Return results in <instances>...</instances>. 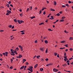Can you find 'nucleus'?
I'll use <instances>...</instances> for the list:
<instances>
[{
    "mask_svg": "<svg viewBox=\"0 0 73 73\" xmlns=\"http://www.w3.org/2000/svg\"><path fill=\"white\" fill-rule=\"evenodd\" d=\"M29 68H28L27 70L30 71L31 72H33V67L32 66L29 67Z\"/></svg>",
    "mask_w": 73,
    "mask_h": 73,
    "instance_id": "nucleus-1",
    "label": "nucleus"
},
{
    "mask_svg": "<svg viewBox=\"0 0 73 73\" xmlns=\"http://www.w3.org/2000/svg\"><path fill=\"white\" fill-rule=\"evenodd\" d=\"M8 53L7 52H6L5 53H3V54L4 56H8Z\"/></svg>",
    "mask_w": 73,
    "mask_h": 73,
    "instance_id": "nucleus-2",
    "label": "nucleus"
},
{
    "mask_svg": "<svg viewBox=\"0 0 73 73\" xmlns=\"http://www.w3.org/2000/svg\"><path fill=\"white\" fill-rule=\"evenodd\" d=\"M19 47L20 48L21 51H23V48L21 45H19Z\"/></svg>",
    "mask_w": 73,
    "mask_h": 73,
    "instance_id": "nucleus-3",
    "label": "nucleus"
},
{
    "mask_svg": "<svg viewBox=\"0 0 73 73\" xmlns=\"http://www.w3.org/2000/svg\"><path fill=\"white\" fill-rule=\"evenodd\" d=\"M53 71L54 72H58V70L56 68H54L53 69Z\"/></svg>",
    "mask_w": 73,
    "mask_h": 73,
    "instance_id": "nucleus-4",
    "label": "nucleus"
},
{
    "mask_svg": "<svg viewBox=\"0 0 73 73\" xmlns=\"http://www.w3.org/2000/svg\"><path fill=\"white\" fill-rule=\"evenodd\" d=\"M49 19L50 20H54V17L53 16H50V18Z\"/></svg>",
    "mask_w": 73,
    "mask_h": 73,
    "instance_id": "nucleus-5",
    "label": "nucleus"
},
{
    "mask_svg": "<svg viewBox=\"0 0 73 73\" xmlns=\"http://www.w3.org/2000/svg\"><path fill=\"white\" fill-rule=\"evenodd\" d=\"M53 65L52 63L46 65V66H49V65Z\"/></svg>",
    "mask_w": 73,
    "mask_h": 73,
    "instance_id": "nucleus-6",
    "label": "nucleus"
},
{
    "mask_svg": "<svg viewBox=\"0 0 73 73\" xmlns=\"http://www.w3.org/2000/svg\"><path fill=\"white\" fill-rule=\"evenodd\" d=\"M40 50H41V51H42V52H43V51L44 50V48H40Z\"/></svg>",
    "mask_w": 73,
    "mask_h": 73,
    "instance_id": "nucleus-7",
    "label": "nucleus"
},
{
    "mask_svg": "<svg viewBox=\"0 0 73 73\" xmlns=\"http://www.w3.org/2000/svg\"><path fill=\"white\" fill-rule=\"evenodd\" d=\"M24 66H23L22 67H21L20 68V70H22V69H24Z\"/></svg>",
    "mask_w": 73,
    "mask_h": 73,
    "instance_id": "nucleus-8",
    "label": "nucleus"
},
{
    "mask_svg": "<svg viewBox=\"0 0 73 73\" xmlns=\"http://www.w3.org/2000/svg\"><path fill=\"white\" fill-rule=\"evenodd\" d=\"M23 57V56H22V55L20 54H19V58H21V57Z\"/></svg>",
    "mask_w": 73,
    "mask_h": 73,
    "instance_id": "nucleus-9",
    "label": "nucleus"
},
{
    "mask_svg": "<svg viewBox=\"0 0 73 73\" xmlns=\"http://www.w3.org/2000/svg\"><path fill=\"white\" fill-rule=\"evenodd\" d=\"M27 61V60H26V59H24L23 60V64H24V62H25V61Z\"/></svg>",
    "mask_w": 73,
    "mask_h": 73,
    "instance_id": "nucleus-10",
    "label": "nucleus"
},
{
    "mask_svg": "<svg viewBox=\"0 0 73 73\" xmlns=\"http://www.w3.org/2000/svg\"><path fill=\"white\" fill-rule=\"evenodd\" d=\"M50 11H55V10L52 9V8L50 9Z\"/></svg>",
    "mask_w": 73,
    "mask_h": 73,
    "instance_id": "nucleus-11",
    "label": "nucleus"
},
{
    "mask_svg": "<svg viewBox=\"0 0 73 73\" xmlns=\"http://www.w3.org/2000/svg\"><path fill=\"white\" fill-rule=\"evenodd\" d=\"M15 50H16V51H18L19 50V48L18 47H16L15 48Z\"/></svg>",
    "mask_w": 73,
    "mask_h": 73,
    "instance_id": "nucleus-12",
    "label": "nucleus"
},
{
    "mask_svg": "<svg viewBox=\"0 0 73 73\" xmlns=\"http://www.w3.org/2000/svg\"><path fill=\"white\" fill-rule=\"evenodd\" d=\"M73 38L72 37H70L69 39L70 40H73Z\"/></svg>",
    "mask_w": 73,
    "mask_h": 73,
    "instance_id": "nucleus-13",
    "label": "nucleus"
},
{
    "mask_svg": "<svg viewBox=\"0 0 73 73\" xmlns=\"http://www.w3.org/2000/svg\"><path fill=\"white\" fill-rule=\"evenodd\" d=\"M37 66H38V64H36L34 66L35 68H37Z\"/></svg>",
    "mask_w": 73,
    "mask_h": 73,
    "instance_id": "nucleus-14",
    "label": "nucleus"
},
{
    "mask_svg": "<svg viewBox=\"0 0 73 73\" xmlns=\"http://www.w3.org/2000/svg\"><path fill=\"white\" fill-rule=\"evenodd\" d=\"M43 24H44V22L42 23H41L39 24V25H42Z\"/></svg>",
    "mask_w": 73,
    "mask_h": 73,
    "instance_id": "nucleus-15",
    "label": "nucleus"
},
{
    "mask_svg": "<svg viewBox=\"0 0 73 73\" xmlns=\"http://www.w3.org/2000/svg\"><path fill=\"white\" fill-rule=\"evenodd\" d=\"M17 21L18 23H19V24H21V21H20L19 20H18Z\"/></svg>",
    "mask_w": 73,
    "mask_h": 73,
    "instance_id": "nucleus-16",
    "label": "nucleus"
},
{
    "mask_svg": "<svg viewBox=\"0 0 73 73\" xmlns=\"http://www.w3.org/2000/svg\"><path fill=\"white\" fill-rule=\"evenodd\" d=\"M7 13H9V14H10V13L11 12V11H9V10H7Z\"/></svg>",
    "mask_w": 73,
    "mask_h": 73,
    "instance_id": "nucleus-17",
    "label": "nucleus"
},
{
    "mask_svg": "<svg viewBox=\"0 0 73 73\" xmlns=\"http://www.w3.org/2000/svg\"><path fill=\"white\" fill-rule=\"evenodd\" d=\"M39 57H40V55H39L36 56V58H38V59H39L40 58Z\"/></svg>",
    "mask_w": 73,
    "mask_h": 73,
    "instance_id": "nucleus-18",
    "label": "nucleus"
},
{
    "mask_svg": "<svg viewBox=\"0 0 73 73\" xmlns=\"http://www.w3.org/2000/svg\"><path fill=\"white\" fill-rule=\"evenodd\" d=\"M58 20H57L55 22H53V23L54 24H56V23L57 22H58Z\"/></svg>",
    "mask_w": 73,
    "mask_h": 73,
    "instance_id": "nucleus-19",
    "label": "nucleus"
},
{
    "mask_svg": "<svg viewBox=\"0 0 73 73\" xmlns=\"http://www.w3.org/2000/svg\"><path fill=\"white\" fill-rule=\"evenodd\" d=\"M56 16H60V14L58 13L57 14H56Z\"/></svg>",
    "mask_w": 73,
    "mask_h": 73,
    "instance_id": "nucleus-20",
    "label": "nucleus"
},
{
    "mask_svg": "<svg viewBox=\"0 0 73 73\" xmlns=\"http://www.w3.org/2000/svg\"><path fill=\"white\" fill-rule=\"evenodd\" d=\"M54 5H56L57 4V3H56V2L55 1H54Z\"/></svg>",
    "mask_w": 73,
    "mask_h": 73,
    "instance_id": "nucleus-21",
    "label": "nucleus"
},
{
    "mask_svg": "<svg viewBox=\"0 0 73 73\" xmlns=\"http://www.w3.org/2000/svg\"><path fill=\"white\" fill-rule=\"evenodd\" d=\"M45 42L46 44H48V40H45Z\"/></svg>",
    "mask_w": 73,
    "mask_h": 73,
    "instance_id": "nucleus-22",
    "label": "nucleus"
},
{
    "mask_svg": "<svg viewBox=\"0 0 73 73\" xmlns=\"http://www.w3.org/2000/svg\"><path fill=\"white\" fill-rule=\"evenodd\" d=\"M64 19H62V20H60V22H64Z\"/></svg>",
    "mask_w": 73,
    "mask_h": 73,
    "instance_id": "nucleus-23",
    "label": "nucleus"
},
{
    "mask_svg": "<svg viewBox=\"0 0 73 73\" xmlns=\"http://www.w3.org/2000/svg\"><path fill=\"white\" fill-rule=\"evenodd\" d=\"M65 40H63V41L60 42L61 43H64L65 42Z\"/></svg>",
    "mask_w": 73,
    "mask_h": 73,
    "instance_id": "nucleus-24",
    "label": "nucleus"
},
{
    "mask_svg": "<svg viewBox=\"0 0 73 73\" xmlns=\"http://www.w3.org/2000/svg\"><path fill=\"white\" fill-rule=\"evenodd\" d=\"M43 70H44V69H43V68H40V70L41 72H42Z\"/></svg>",
    "mask_w": 73,
    "mask_h": 73,
    "instance_id": "nucleus-25",
    "label": "nucleus"
},
{
    "mask_svg": "<svg viewBox=\"0 0 73 73\" xmlns=\"http://www.w3.org/2000/svg\"><path fill=\"white\" fill-rule=\"evenodd\" d=\"M34 18H35V16H33L31 17V19H34Z\"/></svg>",
    "mask_w": 73,
    "mask_h": 73,
    "instance_id": "nucleus-26",
    "label": "nucleus"
},
{
    "mask_svg": "<svg viewBox=\"0 0 73 73\" xmlns=\"http://www.w3.org/2000/svg\"><path fill=\"white\" fill-rule=\"evenodd\" d=\"M10 54L11 55H12V56H15V54L14 53H12V54L10 53Z\"/></svg>",
    "mask_w": 73,
    "mask_h": 73,
    "instance_id": "nucleus-27",
    "label": "nucleus"
},
{
    "mask_svg": "<svg viewBox=\"0 0 73 73\" xmlns=\"http://www.w3.org/2000/svg\"><path fill=\"white\" fill-rule=\"evenodd\" d=\"M25 65H29V63L28 62H26L25 63Z\"/></svg>",
    "mask_w": 73,
    "mask_h": 73,
    "instance_id": "nucleus-28",
    "label": "nucleus"
},
{
    "mask_svg": "<svg viewBox=\"0 0 73 73\" xmlns=\"http://www.w3.org/2000/svg\"><path fill=\"white\" fill-rule=\"evenodd\" d=\"M65 17L63 16L62 17L61 19H65Z\"/></svg>",
    "mask_w": 73,
    "mask_h": 73,
    "instance_id": "nucleus-29",
    "label": "nucleus"
},
{
    "mask_svg": "<svg viewBox=\"0 0 73 73\" xmlns=\"http://www.w3.org/2000/svg\"><path fill=\"white\" fill-rule=\"evenodd\" d=\"M24 32H25V31L23 30V31H20V32H21V33H22Z\"/></svg>",
    "mask_w": 73,
    "mask_h": 73,
    "instance_id": "nucleus-30",
    "label": "nucleus"
},
{
    "mask_svg": "<svg viewBox=\"0 0 73 73\" xmlns=\"http://www.w3.org/2000/svg\"><path fill=\"white\" fill-rule=\"evenodd\" d=\"M8 27H9V28H11L12 27V25H9V26H8Z\"/></svg>",
    "mask_w": 73,
    "mask_h": 73,
    "instance_id": "nucleus-31",
    "label": "nucleus"
},
{
    "mask_svg": "<svg viewBox=\"0 0 73 73\" xmlns=\"http://www.w3.org/2000/svg\"><path fill=\"white\" fill-rule=\"evenodd\" d=\"M62 65L63 66H66V64H63Z\"/></svg>",
    "mask_w": 73,
    "mask_h": 73,
    "instance_id": "nucleus-32",
    "label": "nucleus"
},
{
    "mask_svg": "<svg viewBox=\"0 0 73 73\" xmlns=\"http://www.w3.org/2000/svg\"><path fill=\"white\" fill-rule=\"evenodd\" d=\"M64 61H66V60H68V58H67V59H64Z\"/></svg>",
    "mask_w": 73,
    "mask_h": 73,
    "instance_id": "nucleus-33",
    "label": "nucleus"
},
{
    "mask_svg": "<svg viewBox=\"0 0 73 73\" xmlns=\"http://www.w3.org/2000/svg\"><path fill=\"white\" fill-rule=\"evenodd\" d=\"M62 8H65L66 7V6L63 5L62 6Z\"/></svg>",
    "mask_w": 73,
    "mask_h": 73,
    "instance_id": "nucleus-34",
    "label": "nucleus"
},
{
    "mask_svg": "<svg viewBox=\"0 0 73 73\" xmlns=\"http://www.w3.org/2000/svg\"><path fill=\"white\" fill-rule=\"evenodd\" d=\"M20 16H21V17H22V16H23V14L22 13L20 14Z\"/></svg>",
    "mask_w": 73,
    "mask_h": 73,
    "instance_id": "nucleus-35",
    "label": "nucleus"
},
{
    "mask_svg": "<svg viewBox=\"0 0 73 73\" xmlns=\"http://www.w3.org/2000/svg\"><path fill=\"white\" fill-rule=\"evenodd\" d=\"M45 53H48V49H47V48L46 50Z\"/></svg>",
    "mask_w": 73,
    "mask_h": 73,
    "instance_id": "nucleus-36",
    "label": "nucleus"
},
{
    "mask_svg": "<svg viewBox=\"0 0 73 73\" xmlns=\"http://www.w3.org/2000/svg\"><path fill=\"white\" fill-rule=\"evenodd\" d=\"M54 56H56L57 55V53H54Z\"/></svg>",
    "mask_w": 73,
    "mask_h": 73,
    "instance_id": "nucleus-37",
    "label": "nucleus"
},
{
    "mask_svg": "<svg viewBox=\"0 0 73 73\" xmlns=\"http://www.w3.org/2000/svg\"><path fill=\"white\" fill-rule=\"evenodd\" d=\"M70 51H72L73 50V48H70Z\"/></svg>",
    "mask_w": 73,
    "mask_h": 73,
    "instance_id": "nucleus-38",
    "label": "nucleus"
},
{
    "mask_svg": "<svg viewBox=\"0 0 73 73\" xmlns=\"http://www.w3.org/2000/svg\"><path fill=\"white\" fill-rule=\"evenodd\" d=\"M68 44H66L64 46L66 47H68Z\"/></svg>",
    "mask_w": 73,
    "mask_h": 73,
    "instance_id": "nucleus-39",
    "label": "nucleus"
},
{
    "mask_svg": "<svg viewBox=\"0 0 73 73\" xmlns=\"http://www.w3.org/2000/svg\"><path fill=\"white\" fill-rule=\"evenodd\" d=\"M42 12V10H40L39 11V14H41V13Z\"/></svg>",
    "mask_w": 73,
    "mask_h": 73,
    "instance_id": "nucleus-40",
    "label": "nucleus"
},
{
    "mask_svg": "<svg viewBox=\"0 0 73 73\" xmlns=\"http://www.w3.org/2000/svg\"><path fill=\"white\" fill-rule=\"evenodd\" d=\"M44 61V59H43L42 58H41V61Z\"/></svg>",
    "mask_w": 73,
    "mask_h": 73,
    "instance_id": "nucleus-41",
    "label": "nucleus"
},
{
    "mask_svg": "<svg viewBox=\"0 0 73 73\" xmlns=\"http://www.w3.org/2000/svg\"><path fill=\"white\" fill-rule=\"evenodd\" d=\"M14 21L15 22V23H17V20H16V19H14Z\"/></svg>",
    "mask_w": 73,
    "mask_h": 73,
    "instance_id": "nucleus-42",
    "label": "nucleus"
},
{
    "mask_svg": "<svg viewBox=\"0 0 73 73\" xmlns=\"http://www.w3.org/2000/svg\"><path fill=\"white\" fill-rule=\"evenodd\" d=\"M48 30L49 31H52V30H51V29H48Z\"/></svg>",
    "mask_w": 73,
    "mask_h": 73,
    "instance_id": "nucleus-43",
    "label": "nucleus"
},
{
    "mask_svg": "<svg viewBox=\"0 0 73 73\" xmlns=\"http://www.w3.org/2000/svg\"><path fill=\"white\" fill-rule=\"evenodd\" d=\"M24 21H23L21 20V23H24Z\"/></svg>",
    "mask_w": 73,
    "mask_h": 73,
    "instance_id": "nucleus-44",
    "label": "nucleus"
},
{
    "mask_svg": "<svg viewBox=\"0 0 73 73\" xmlns=\"http://www.w3.org/2000/svg\"><path fill=\"white\" fill-rule=\"evenodd\" d=\"M29 8H27V10H26V12H28V11H29Z\"/></svg>",
    "mask_w": 73,
    "mask_h": 73,
    "instance_id": "nucleus-45",
    "label": "nucleus"
},
{
    "mask_svg": "<svg viewBox=\"0 0 73 73\" xmlns=\"http://www.w3.org/2000/svg\"><path fill=\"white\" fill-rule=\"evenodd\" d=\"M36 55H35V56L34 57V58H33V59H35V58H36Z\"/></svg>",
    "mask_w": 73,
    "mask_h": 73,
    "instance_id": "nucleus-46",
    "label": "nucleus"
},
{
    "mask_svg": "<svg viewBox=\"0 0 73 73\" xmlns=\"http://www.w3.org/2000/svg\"><path fill=\"white\" fill-rule=\"evenodd\" d=\"M69 60H73V58L71 57L69 59Z\"/></svg>",
    "mask_w": 73,
    "mask_h": 73,
    "instance_id": "nucleus-47",
    "label": "nucleus"
},
{
    "mask_svg": "<svg viewBox=\"0 0 73 73\" xmlns=\"http://www.w3.org/2000/svg\"><path fill=\"white\" fill-rule=\"evenodd\" d=\"M30 10H32V7H30Z\"/></svg>",
    "mask_w": 73,
    "mask_h": 73,
    "instance_id": "nucleus-48",
    "label": "nucleus"
},
{
    "mask_svg": "<svg viewBox=\"0 0 73 73\" xmlns=\"http://www.w3.org/2000/svg\"><path fill=\"white\" fill-rule=\"evenodd\" d=\"M11 63H12V61H13V59H11Z\"/></svg>",
    "mask_w": 73,
    "mask_h": 73,
    "instance_id": "nucleus-49",
    "label": "nucleus"
},
{
    "mask_svg": "<svg viewBox=\"0 0 73 73\" xmlns=\"http://www.w3.org/2000/svg\"><path fill=\"white\" fill-rule=\"evenodd\" d=\"M8 4H11V2L9 1L8 2Z\"/></svg>",
    "mask_w": 73,
    "mask_h": 73,
    "instance_id": "nucleus-50",
    "label": "nucleus"
},
{
    "mask_svg": "<svg viewBox=\"0 0 73 73\" xmlns=\"http://www.w3.org/2000/svg\"><path fill=\"white\" fill-rule=\"evenodd\" d=\"M7 7H8V8H9V4H7Z\"/></svg>",
    "mask_w": 73,
    "mask_h": 73,
    "instance_id": "nucleus-51",
    "label": "nucleus"
},
{
    "mask_svg": "<svg viewBox=\"0 0 73 73\" xmlns=\"http://www.w3.org/2000/svg\"><path fill=\"white\" fill-rule=\"evenodd\" d=\"M6 15H7V16H8V15H9V13H7Z\"/></svg>",
    "mask_w": 73,
    "mask_h": 73,
    "instance_id": "nucleus-52",
    "label": "nucleus"
},
{
    "mask_svg": "<svg viewBox=\"0 0 73 73\" xmlns=\"http://www.w3.org/2000/svg\"><path fill=\"white\" fill-rule=\"evenodd\" d=\"M68 3H69V4L71 3V1H68Z\"/></svg>",
    "mask_w": 73,
    "mask_h": 73,
    "instance_id": "nucleus-53",
    "label": "nucleus"
},
{
    "mask_svg": "<svg viewBox=\"0 0 73 73\" xmlns=\"http://www.w3.org/2000/svg\"><path fill=\"white\" fill-rule=\"evenodd\" d=\"M49 59H48V58H46L45 59V60L46 61H48V60Z\"/></svg>",
    "mask_w": 73,
    "mask_h": 73,
    "instance_id": "nucleus-54",
    "label": "nucleus"
},
{
    "mask_svg": "<svg viewBox=\"0 0 73 73\" xmlns=\"http://www.w3.org/2000/svg\"><path fill=\"white\" fill-rule=\"evenodd\" d=\"M10 6H11V7H13V5H12V4H10Z\"/></svg>",
    "mask_w": 73,
    "mask_h": 73,
    "instance_id": "nucleus-55",
    "label": "nucleus"
},
{
    "mask_svg": "<svg viewBox=\"0 0 73 73\" xmlns=\"http://www.w3.org/2000/svg\"><path fill=\"white\" fill-rule=\"evenodd\" d=\"M64 58L65 59H67V57L66 56H65L64 57Z\"/></svg>",
    "mask_w": 73,
    "mask_h": 73,
    "instance_id": "nucleus-56",
    "label": "nucleus"
},
{
    "mask_svg": "<svg viewBox=\"0 0 73 73\" xmlns=\"http://www.w3.org/2000/svg\"><path fill=\"white\" fill-rule=\"evenodd\" d=\"M43 15H45V14H46V13H45V11L43 12Z\"/></svg>",
    "mask_w": 73,
    "mask_h": 73,
    "instance_id": "nucleus-57",
    "label": "nucleus"
},
{
    "mask_svg": "<svg viewBox=\"0 0 73 73\" xmlns=\"http://www.w3.org/2000/svg\"><path fill=\"white\" fill-rule=\"evenodd\" d=\"M10 68L11 69H13V67L11 66L10 67Z\"/></svg>",
    "mask_w": 73,
    "mask_h": 73,
    "instance_id": "nucleus-58",
    "label": "nucleus"
},
{
    "mask_svg": "<svg viewBox=\"0 0 73 73\" xmlns=\"http://www.w3.org/2000/svg\"><path fill=\"white\" fill-rule=\"evenodd\" d=\"M66 52H64V56H66Z\"/></svg>",
    "mask_w": 73,
    "mask_h": 73,
    "instance_id": "nucleus-59",
    "label": "nucleus"
},
{
    "mask_svg": "<svg viewBox=\"0 0 73 73\" xmlns=\"http://www.w3.org/2000/svg\"><path fill=\"white\" fill-rule=\"evenodd\" d=\"M11 53H14L13 50L11 51Z\"/></svg>",
    "mask_w": 73,
    "mask_h": 73,
    "instance_id": "nucleus-60",
    "label": "nucleus"
},
{
    "mask_svg": "<svg viewBox=\"0 0 73 73\" xmlns=\"http://www.w3.org/2000/svg\"><path fill=\"white\" fill-rule=\"evenodd\" d=\"M14 28V26H13L11 27V29H13Z\"/></svg>",
    "mask_w": 73,
    "mask_h": 73,
    "instance_id": "nucleus-61",
    "label": "nucleus"
},
{
    "mask_svg": "<svg viewBox=\"0 0 73 73\" xmlns=\"http://www.w3.org/2000/svg\"><path fill=\"white\" fill-rule=\"evenodd\" d=\"M22 35H24L25 34V33L23 32L21 33Z\"/></svg>",
    "mask_w": 73,
    "mask_h": 73,
    "instance_id": "nucleus-62",
    "label": "nucleus"
},
{
    "mask_svg": "<svg viewBox=\"0 0 73 73\" xmlns=\"http://www.w3.org/2000/svg\"><path fill=\"white\" fill-rule=\"evenodd\" d=\"M66 5L67 6V7H69V5H68V4H66Z\"/></svg>",
    "mask_w": 73,
    "mask_h": 73,
    "instance_id": "nucleus-63",
    "label": "nucleus"
},
{
    "mask_svg": "<svg viewBox=\"0 0 73 73\" xmlns=\"http://www.w3.org/2000/svg\"><path fill=\"white\" fill-rule=\"evenodd\" d=\"M19 11H20V12H22V9H19Z\"/></svg>",
    "mask_w": 73,
    "mask_h": 73,
    "instance_id": "nucleus-64",
    "label": "nucleus"
}]
</instances>
